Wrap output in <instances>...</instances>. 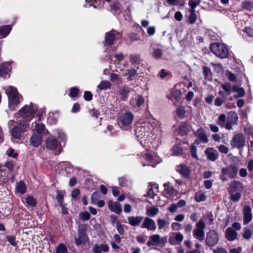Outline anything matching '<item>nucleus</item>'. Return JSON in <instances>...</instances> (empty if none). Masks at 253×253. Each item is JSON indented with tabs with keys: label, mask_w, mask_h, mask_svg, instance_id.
<instances>
[{
	"label": "nucleus",
	"mask_w": 253,
	"mask_h": 253,
	"mask_svg": "<svg viewBox=\"0 0 253 253\" xmlns=\"http://www.w3.org/2000/svg\"><path fill=\"white\" fill-rule=\"evenodd\" d=\"M206 225L202 219H200L196 223V227L193 231L194 237L200 241H202L204 239Z\"/></svg>",
	"instance_id": "423d86ee"
},
{
	"label": "nucleus",
	"mask_w": 253,
	"mask_h": 253,
	"mask_svg": "<svg viewBox=\"0 0 253 253\" xmlns=\"http://www.w3.org/2000/svg\"><path fill=\"white\" fill-rule=\"evenodd\" d=\"M233 91L238 93V96L236 97H243L245 95V91L243 88L239 87L237 85L233 86Z\"/></svg>",
	"instance_id": "de8ad7c7"
},
{
	"label": "nucleus",
	"mask_w": 253,
	"mask_h": 253,
	"mask_svg": "<svg viewBox=\"0 0 253 253\" xmlns=\"http://www.w3.org/2000/svg\"><path fill=\"white\" fill-rule=\"evenodd\" d=\"M111 87V84L108 81H103L97 86V88L100 90H105L110 88Z\"/></svg>",
	"instance_id": "37998d69"
},
{
	"label": "nucleus",
	"mask_w": 253,
	"mask_h": 253,
	"mask_svg": "<svg viewBox=\"0 0 253 253\" xmlns=\"http://www.w3.org/2000/svg\"><path fill=\"white\" fill-rule=\"evenodd\" d=\"M243 8L251 11L253 8V4L249 1H244L242 2Z\"/></svg>",
	"instance_id": "864d4df0"
},
{
	"label": "nucleus",
	"mask_w": 253,
	"mask_h": 253,
	"mask_svg": "<svg viewBox=\"0 0 253 253\" xmlns=\"http://www.w3.org/2000/svg\"><path fill=\"white\" fill-rule=\"evenodd\" d=\"M11 29L12 26L10 25L0 26V35L1 36L2 38L6 37L10 33Z\"/></svg>",
	"instance_id": "c756f323"
},
{
	"label": "nucleus",
	"mask_w": 253,
	"mask_h": 253,
	"mask_svg": "<svg viewBox=\"0 0 253 253\" xmlns=\"http://www.w3.org/2000/svg\"><path fill=\"white\" fill-rule=\"evenodd\" d=\"M6 238L7 241L11 246L13 247H16L17 246L18 241L16 240V237L15 236H7Z\"/></svg>",
	"instance_id": "3c124183"
},
{
	"label": "nucleus",
	"mask_w": 253,
	"mask_h": 253,
	"mask_svg": "<svg viewBox=\"0 0 253 253\" xmlns=\"http://www.w3.org/2000/svg\"><path fill=\"white\" fill-rule=\"evenodd\" d=\"M241 197V195L240 193L237 192L235 194H231L230 199L234 202L238 201Z\"/></svg>",
	"instance_id": "338daca9"
},
{
	"label": "nucleus",
	"mask_w": 253,
	"mask_h": 253,
	"mask_svg": "<svg viewBox=\"0 0 253 253\" xmlns=\"http://www.w3.org/2000/svg\"><path fill=\"white\" fill-rule=\"evenodd\" d=\"M89 6H93L94 8H100L102 5V0H85Z\"/></svg>",
	"instance_id": "72a5a7b5"
},
{
	"label": "nucleus",
	"mask_w": 253,
	"mask_h": 253,
	"mask_svg": "<svg viewBox=\"0 0 253 253\" xmlns=\"http://www.w3.org/2000/svg\"><path fill=\"white\" fill-rule=\"evenodd\" d=\"M219 239V236L217 232L215 230H211L207 234L206 244L209 247H213L217 244Z\"/></svg>",
	"instance_id": "0eeeda50"
},
{
	"label": "nucleus",
	"mask_w": 253,
	"mask_h": 253,
	"mask_svg": "<svg viewBox=\"0 0 253 253\" xmlns=\"http://www.w3.org/2000/svg\"><path fill=\"white\" fill-rule=\"evenodd\" d=\"M134 115L132 112L126 111L120 114L118 117V124L123 130H129L132 127Z\"/></svg>",
	"instance_id": "7ed1b4c3"
},
{
	"label": "nucleus",
	"mask_w": 253,
	"mask_h": 253,
	"mask_svg": "<svg viewBox=\"0 0 253 253\" xmlns=\"http://www.w3.org/2000/svg\"><path fill=\"white\" fill-rule=\"evenodd\" d=\"M2 88L5 90L6 94L8 96L9 108L11 110H14L17 105L20 102L19 100V95L16 88L12 86L3 87Z\"/></svg>",
	"instance_id": "20e7f679"
},
{
	"label": "nucleus",
	"mask_w": 253,
	"mask_h": 253,
	"mask_svg": "<svg viewBox=\"0 0 253 253\" xmlns=\"http://www.w3.org/2000/svg\"><path fill=\"white\" fill-rule=\"evenodd\" d=\"M222 88L225 91L227 95H230L233 91V86L229 82L225 83L221 85Z\"/></svg>",
	"instance_id": "79ce46f5"
},
{
	"label": "nucleus",
	"mask_w": 253,
	"mask_h": 253,
	"mask_svg": "<svg viewBox=\"0 0 253 253\" xmlns=\"http://www.w3.org/2000/svg\"><path fill=\"white\" fill-rule=\"evenodd\" d=\"M183 238L184 237L180 232H174L170 235L169 242L171 245H178L182 242Z\"/></svg>",
	"instance_id": "9b49d317"
},
{
	"label": "nucleus",
	"mask_w": 253,
	"mask_h": 253,
	"mask_svg": "<svg viewBox=\"0 0 253 253\" xmlns=\"http://www.w3.org/2000/svg\"><path fill=\"white\" fill-rule=\"evenodd\" d=\"M153 187L157 189L158 188V185L156 183H149L148 185V191L147 193V196L151 198H154L155 196V193L153 190Z\"/></svg>",
	"instance_id": "58836bf2"
},
{
	"label": "nucleus",
	"mask_w": 253,
	"mask_h": 253,
	"mask_svg": "<svg viewBox=\"0 0 253 253\" xmlns=\"http://www.w3.org/2000/svg\"><path fill=\"white\" fill-rule=\"evenodd\" d=\"M155 125L154 122H148L141 124L136 128L135 135L141 145L146 149L150 147L149 144L153 140L150 134L153 135L156 132V130L154 128Z\"/></svg>",
	"instance_id": "f03ea898"
},
{
	"label": "nucleus",
	"mask_w": 253,
	"mask_h": 253,
	"mask_svg": "<svg viewBox=\"0 0 253 253\" xmlns=\"http://www.w3.org/2000/svg\"><path fill=\"white\" fill-rule=\"evenodd\" d=\"M16 189L17 192L23 194L26 192V186L24 182L22 181H20L16 183Z\"/></svg>",
	"instance_id": "c9c22d12"
},
{
	"label": "nucleus",
	"mask_w": 253,
	"mask_h": 253,
	"mask_svg": "<svg viewBox=\"0 0 253 253\" xmlns=\"http://www.w3.org/2000/svg\"><path fill=\"white\" fill-rule=\"evenodd\" d=\"M169 182L164 184L165 188V192L166 194H169V196L175 195L176 191L174 189L169 185Z\"/></svg>",
	"instance_id": "f704fd0d"
},
{
	"label": "nucleus",
	"mask_w": 253,
	"mask_h": 253,
	"mask_svg": "<svg viewBox=\"0 0 253 253\" xmlns=\"http://www.w3.org/2000/svg\"><path fill=\"white\" fill-rule=\"evenodd\" d=\"M203 73L205 79L210 80L211 78L212 73L210 68L204 66L203 67Z\"/></svg>",
	"instance_id": "8fccbe9b"
},
{
	"label": "nucleus",
	"mask_w": 253,
	"mask_h": 253,
	"mask_svg": "<svg viewBox=\"0 0 253 253\" xmlns=\"http://www.w3.org/2000/svg\"><path fill=\"white\" fill-rule=\"evenodd\" d=\"M208 159L211 161H215L218 158V152L212 148H208L205 151Z\"/></svg>",
	"instance_id": "f3484780"
},
{
	"label": "nucleus",
	"mask_w": 253,
	"mask_h": 253,
	"mask_svg": "<svg viewBox=\"0 0 253 253\" xmlns=\"http://www.w3.org/2000/svg\"><path fill=\"white\" fill-rule=\"evenodd\" d=\"M176 113L180 118H183L186 113L184 107L182 106H178L176 109Z\"/></svg>",
	"instance_id": "603ef678"
},
{
	"label": "nucleus",
	"mask_w": 253,
	"mask_h": 253,
	"mask_svg": "<svg viewBox=\"0 0 253 253\" xmlns=\"http://www.w3.org/2000/svg\"><path fill=\"white\" fill-rule=\"evenodd\" d=\"M109 209L117 214H120L122 211L121 205L118 202L110 201L108 204Z\"/></svg>",
	"instance_id": "4be33fe9"
},
{
	"label": "nucleus",
	"mask_w": 253,
	"mask_h": 253,
	"mask_svg": "<svg viewBox=\"0 0 253 253\" xmlns=\"http://www.w3.org/2000/svg\"><path fill=\"white\" fill-rule=\"evenodd\" d=\"M37 110L36 105L31 103L29 105H26L21 108L16 116L18 125L14 126L11 130V140L17 142L22 138V134L27 131L29 126V122L34 117Z\"/></svg>",
	"instance_id": "f257e3e1"
},
{
	"label": "nucleus",
	"mask_w": 253,
	"mask_h": 253,
	"mask_svg": "<svg viewBox=\"0 0 253 253\" xmlns=\"http://www.w3.org/2000/svg\"><path fill=\"white\" fill-rule=\"evenodd\" d=\"M142 158L144 159L147 163H143V166L148 165L151 166L152 167H155L156 164L154 163L155 162V159L154 158V156L149 153H147L143 155Z\"/></svg>",
	"instance_id": "b1692460"
},
{
	"label": "nucleus",
	"mask_w": 253,
	"mask_h": 253,
	"mask_svg": "<svg viewBox=\"0 0 253 253\" xmlns=\"http://www.w3.org/2000/svg\"><path fill=\"white\" fill-rule=\"evenodd\" d=\"M141 228H146L148 231H154L156 229L155 221L152 218L146 217L141 225Z\"/></svg>",
	"instance_id": "f8f14e48"
},
{
	"label": "nucleus",
	"mask_w": 253,
	"mask_h": 253,
	"mask_svg": "<svg viewBox=\"0 0 253 253\" xmlns=\"http://www.w3.org/2000/svg\"><path fill=\"white\" fill-rule=\"evenodd\" d=\"M11 69V67L9 62L0 64V76L5 78L9 77L8 73Z\"/></svg>",
	"instance_id": "2eb2a0df"
},
{
	"label": "nucleus",
	"mask_w": 253,
	"mask_h": 253,
	"mask_svg": "<svg viewBox=\"0 0 253 253\" xmlns=\"http://www.w3.org/2000/svg\"><path fill=\"white\" fill-rule=\"evenodd\" d=\"M130 92V89L128 87L123 86L119 91V95L120 98L122 100H125L127 98L129 93Z\"/></svg>",
	"instance_id": "7c9ffc66"
},
{
	"label": "nucleus",
	"mask_w": 253,
	"mask_h": 253,
	"mask_svg": "<svg viewBox=\"0 0 253 253\" xmlns=\"http://www.w3.org/2000/svg\"><path fill=\"white\" fill-rule=\"evenodd\" d=\"M221 169L223 173H226L231 179L236 178L238 172V168L235 165H230Z\"/></svg>",
	"instance_id": "9d476101"
},
{
	"label": "nucleus",
	"mask_w": 253,
	"mask_h": 253,
	"mask_svg": "<svg viewBox=\"0 0 253 253\" xmlns=\"http://www.w3.org/2000/svg\"><path fill=\"white\" fill-rule=\"evenodd\" d=\"M79 92V90L77 87H72L70 89V96L71 97H76Z\"/></svg>",
	"instance_id": "052dcab7"
},
{
	"label": "nucleus",
	"mask_w": 253,
	"mask_h": 253,
	"mask_svg": "<svg viewBox=\"0 0 253 253\" xmlns=\"http://www.w3.org/2000/svg\"><path fill=\"white\" fill-rule=\"evenodd\" d=\"M196 135L198 139L201 141V143H206L209 141L206 132L202 128H200L196 131Z\"/></svg>",
	"instance_id": "bb28decb"
},
{
	"label": "nucleus",
	"mask_w": 253,
	"mask_h": 253,
	"mask_svg": "<svg viewBox=\"0 0 253 253\" xmlns=\"http://www.w3.org/2000/svg\"><path fill=\"white\" fill-rule=\"evenodd\" d=\"M109 250V247L106 244H101L100 245L95 244L92 248L93 253H107Z\"/></svg>",
	"instance_id": "6ab92c4d"
},
{
	"label": "nucleus",
	"mask_w": 253,
	"mask_h": 253,
	"mask_svg": "<svg viewBox=\"0 0 253 253\" xmlns=\"http://www.w3.org/2000/svg\"><path fill=\"white\" fill-rule=\"evenodd\" d=\"M253 234L252 231L248 228H245L243 236L246 239H249L251 238Z\"/></svg>",
	"instance_id": "13d9d810"
},
{
	"label": "nucleus",
	"mask_w": 253,
	"mask_h": 253,
	"mask_svg": "<svg viewBox=\"0 0 253 253\" xmlns=\"http://www.w3.org/2000/svg\"><path fill=\"white\" fill-rule=\"evenodd\" d=\"M159 212V209L156 207H151L146 209V214L150 217H154Z\"/></svg>",
	"instance_id": "473e14b6"
},
{
	"label": "nucleus",
	"mask_w": 253,
	"mask_h": 253,
	"mask_svg": "<svg viewBox=\"0 0 253 253\" xmlns=\"http://www.w3.org/2000/svg\"><path fill=\"white\" fill-rule=\"evenodd\" d=\"M172 152L173 155L179 156L182 154L183 150L179 145H175L172 148Z\"/></svg>",
	"instance_id": "09e8293b"
},
{
	"label": "nucleus",
	"mask_w": 253,
	"mask_h": 253,
	"mask_svg": "<svg viewBox=\"0 0 253 253\" xmlns=\"http://www.w3.org/2000/svg\"><path fill=\"white\" fill-rule=\"evenodd\" d=\"M120 34L119 32L112 30L106 34L105 43V44L111 45L113 43L115 39L120 38Z\"/></svg>",
	"instance_id": "ddd939ff"
},
{
	"label": "nucleus",
	"mask_w": 253,
	"mask_h": 253,
	"mask_svg": "<svg viewBox=\"0 0 253 253\" xmlns=\"http://www.w3.org/2000/svg\"><path fill=\"white\" fill-rule=\"evenodd\" d=\"M226 117L225 115H220L217 120L216 123L221 127H223L224 126V124L226 121Z\"/></svg>",
	"instance_id": "4d7b16f0"
},
{
	"label": "nucleus",
	"mask_w": 253,
	"mask_h": 253,
	"mask_svg": "<svg viewBox=\"0 0 253 253\" xmlns=\"http://www.w3.org/2000/svg\"><path fill=\"white\" fill-rule=\"evenodd\" d=\"M25 203L27 207H34L36 206L37 201L33 197L29 196L25 199Z\"/></svg>",
	"instance_id": "a19ab883"
},
{
	"label": "nucleus",
	"mask_w": 253,
	"mask_h": 253,
	"mask_svg": "<svg viewBox=\"0 0 253 253\" xmlns=\"http://www.w3.org/2000/svg\"><path fill=\"white\" fill-rule=\"evenodd\" d=\"M243 224L246 225L248 224L253 218L252 214V209L249 206H246L243 209Z\"/></svg>",
	"instance_id": "4468645a"
},
{
	"label": "nucleus",
	"mask_w": 253,
	"mask_h": 253,
	"mask_svg": "<svg viewBox=\"0 0 253 253\" xmlns=\"http://www.w3.org/2000/svg\"><path fill=\"white\" fill-rule=\"evenodd\" d=\"M144 103V99L142 96L137 95L135 98H132L130 100V105L134 108L141 107Z\"/></svg>",
	"instance_id": "412c9836"
},
{
	"label": "nucleus",
	"mask_w": 253,
	"mask_h": 253,
	"mask_svg": "<svg viewBox=\"0 0 253 253\" xmlns=\"http://www.w3.org/2000/svg\"><path fill=\"white\" fill-rule=\"evenodd\" d=\"M110 80L112 82L117 84H121L122 83V78L117 74H111Z\"/></svg>",
	"instance_id": "c03bdc74"
},
{
	"label": "nucleus",
	"mask_w": 253,
	"mask_h": 253,
	"mask_svg": "<svg viewBox=\"0 0 253 253\" xmlns=\"http://www.w3.org/2000/svg\"><path fill=\"white\" fill-rule=\"evenodd\" d=\"M210 49L214 54L220 58H225L228 56V48L223 43L217 42L212 43L211 45Z\"/></svg>",
	"instance_id": "39448f33"
},
{
	"label": "nucleus",
	"mask_w": 253,
	"mask_h": 253,
	"mask_svg": "<svg viewBox=\"0 0 253 253\" xmlns=\"http://www.w3.org/2000/svg\"><path fill=\"white\" fill-rule=\"evenodd\" d=\"M116 228L118 233L120 235H124L125 231L123 225H122L120 222H117L116 224Z\"/></svg>",
	"instance_id": "e2e57ef3"
},
{
	"label": "nucleus",
	"mask_w": 253,
	"mask_h": 253,
	"mask_svg": "<svg viewBox=\"0 0 253 253\" xmlns=\"http://www.w3.org/2000/svg\"><path fill=\"white\" fill-rule=\"evenodd\" d=\"M45 144L47 148L50 150H54L56 149L59 145V142L53 136H50L47 137L46 140Z\"/></svg>",
	"instance_id": "dca6fc26"
},
{
	"label": "nucleus",
	"mask_w": 253,
	"mask_h": 253,
	"mask_svg": "<svg viewBox=\"0 0 253 253\" xmlns=\"http://www.w3.org/2000/svg\"><path fill=\"white\" fill-rule=\"evenodd\" d=\"M230 115L231 117V120L230 121H228L225 125L226 128L228 130L231 129L232 128V126L237 124L238 118L237 114L235 112L231 113Z\"/></svg>",
	"instance_id": "c85d7f7f"
},
{
	"label": "nucleus",
	"mask_w": 253,
	"mask_h": 253,
	"mask_svg": "<svg viewBox=\"0 0 253 253\" xmlns=\"http://www.w3.org/2000/svg\"><path fill=\"white\" fill-rule=\"evenodd\" d=\"M163 54L162 50L159 48H153V52H152V56L153 57L156 59H160L162 58Z\"/></svg>",
	"instance_id": "ea45409f"
},
{
	"label": "nucleus",
	"mask_w": 253,
	"mask_h": 253,
	"mask_svg": "<svg viewBox=\"0 0 253 253\" xmlns=\"http://www.w3.org/2000/svg\"><path fill=\"white\" fill-rule=\"evenodd\" d=\"M237 237V233L231 227H228L225 231V237L229 241L235 240Z\"/></svg>",
	"instance_id": "a878e982"
},
{
	"label": "nucleus",
	"mask_w": 253,
	"mask_h": 253,
	"mask_svg": "<svg viewBox=\"0 0 253 253\" xmlns=\"http://www.w3.org/2000/svg\"><path fill=\"white\" fill-rule=\"evenodd\" d=\"M56 253H68V249L63 243L59 244L56 247Z\"/></svg>",
	"instance_id": "49530a36"
},
{
	"label": "nucleus",
	"mask_w": 253,
	"mask_h": 253,
	"mask_svg": "<svg viewBox=\"0 0 253 253\" xmlns=\"http://www.w3.org/2000/svg\"><path fill=\"white\" fill-rule=\"evenodd\" d=\"M241 186V183L238 181L234 180L232 181L229 186L228 191L234 192L237 191Z\"/></svg>",
	"instance_id": "2f4dec72"
},
{
	"label": "nucleus",
	"mask_w": 253,
	"mask_h": 253,
	"mask_svg": "<svg viewBox=\"0 0 253 253\" xmlns=\"http://www.w3.org/2000/svg\"><path fill=\"white\" fill-rule=\"evenodd\" d=\"M190 152L192 157L198 160V157L197 155V149L194 144H192L191 145L190 148Z\"/></svg>",
	"instance_id": "bf43d9fd"
},
{
	"label": "nucleus",
	"mask_w": 253,
	"mask_h": 253,
	"mask_svg": "<svg viewBox=\"0 0 253 253\" xmlns=\"http://www.w3.org/2000/svg\"><path fill=\"white\" fill-rule=\"evenodd\" d=\"M218 150L221 153L226 154L228 152V148L225 145L221 144L218 147Z\"/></svg>",
	"instance_id": "69168bd1"
},
{
	"label": "nucleus",
	"mask_w": 253,
	"mask_h": 253,
	"mask_svg": "<svg viewBox=\"0 0 253 253\" xmlns=\"http://www.w3.org/2000/svg\"><path fill=\"white\" fill-rule=\"evenodd\" d=\"M87 240L86 234L80 229L79 230L78 237L75 239V244L77 246L86 243Z\"/></svg>",
	"instance_id": "a211bd4d"
},
{
	"label": "nucleus",
	"mask_w": 253,
	"mask_h": 253,
	"mask_svg": "<svg viewBox=\"0 0 253 253\" xmlns=\"http://www.w3.org/2000/svg\"><path fill=\"white\" fill-rule=\"evenodd\" d=\"M140 56L136 54H130L129 55V59L131 63L135 67L140 64Z\"/></svg>",
	"instance_id": "4c0bfd02"
},
{
	"label": "nucleus",
	"mask_w": 253,
	"mask_h": 253,
	"mask_svg": "<svg viewBox=\"0 0 253 253\" xmlns=\"http://www.w3.org/2000/svg\"><path fill=\"white\" fill-rule=\"evenodd\" d=\"M176 170L177 172L180 173L182 176L185 178L188 177L190 173V171L188 167L183 164L177 166Z\"/></svg>",
	"instance_id": "aec40b11"
},
{
	"label": "nucleus",
	"mask_w": 253,
	"mask_h": 253,
	"mask_svg": "<svg viewBox=\"0 0 253 253\" xmlns=\"http://www.w3.org/2000/svg\"><path fill=\"white\" fill-rule=\"evenodd\" d=\"M166 242V238H162L159 234H154L149 237V240L147 243L148 247L164 244Z\"/></svg>",
	"instance_id": "1a4fd4ad"
},
{
	"label": "nucleus",
	"mask_w": 253,
	"mask_h": 253,
	"mask_svg": "<svg viewBox=\"0 0 253 253\" xmlns=\"http://www.w3.org/2000/svg\"><path fill=\"white\" fill-rule=\"evenodd\" d=\"M31 144L35 147H38L42 142V136L40 134L34 133L30 138Z\"/></svg>",
	"instance_id": "5701e85b"
},
{
	"label": "nucleus",
	"mask_w": 253,
	"mask_h": 253,
	"mask_svg": "<svg viewBox=\"0 0 253 253\" xmlns=\"http://www.w3.org/2000/svg\"><path fill=\"white\" fill-rule=\"evenodd\" d=\"M189 132L188 125L185 123H182L179 127L178 133L180 135H185Z\"/></svg>",
	"instance_id": "e433bc0d"
},
{
	"label": "nucleus",
	"mask_w": 253,
	"mask_h": 253,
	"mask_svg": "<svg viewBox=\"0 0 253 253\" xmlns=\"http://www.w3.org/2000/svg\"><path fill=\"white\" fill-rule=\"evenodd\" d=\"M245 140L244 135L237 134L234 136L230 144L233 148H242L245 145Z\"/></svg>",
	"instance_id": "6e6552de"
},
{
	"label": "nucleus",
	"mask_w": 253,
	"mask_h": 253,
	"mask_svg": "<svg viewBox=\"0 0 253 253\" xmlns=\"http://www.w3.org/2000/svg\"><path fill=\"white\" fill-rule=\"evenodd\" d=\"M34 127L35 130L38 132V134L42 132L45 129L44 125L41 123H36Z\"/></svg>",
	"instance_id": "6e6d98bb"
},
{
	"label": "nucleus",
	"mask_w": 253,
	"mask_h": 253,
	"mask_svg": "<svg viewBox=\"0 0 253 253\" xmlns=\"http://www.w3.org/2000/svg\"><path fill=\"white\" fill-rule=\"evenodd\" d=\"M171 226L173 231H179L181 228V224L177 222L172 223Z\"/></svg>",
	"instance_id": "774afa93"
},
{
	"label": "nucleus",
	"mask_w": 253,
	"mask_h": 253,
	"mask_svg": "<svg viewBox=\"0 0 253 253\" xmlns=\"http://www.w3.org/2000/svg\"><path fill=\"white\" fill-rule=\"evenodd\" d=\"M157 224H158L159 229L162 230L166 226H167L169 225V222L166 220L164 219L159 218L157 220Z\"/></svg>",
	"instance_id": "a18cd8bd"
},
{
	"label": "nucleus",
	"mask_w": 253,
	"mask_h": 253,
	"mask_svg": "<svg viewBox=\"0 0 253 253\" xmlns=\"http://www.w3.org/2000/svg\"><path fill=\"white\" fill-rule=\"evenodd\" d=\"M195 199L198 202L204 201L206 200V196L203 193H197L195 195Z\"/></svg>",
	"instance_id": "5fc2aeb1"
},
{
	"label": "nucleus",
	"mask_w": 253,
	"mask_h": 253,
	"mask_svg": "<svg viewBox=\"0 0 253 253\" xmlns=\"http://www.w3.org/2000/svg\"><path fill=\"white\" fill-rule=\"evenodd\" d=\"M123 76L126 77L127 80L132 81L137 78L138 74L136 70L130 69L127 70L126 73H124Z\"/></svg>",
	"instance_id": "cd10ccee"
},
{
	"label": "nucleus",
	"mask_w": 253,
	"mask_h": 253,
	"mask_svg": "<svg viewBox=\"0 0 253 253\" xmlns=\"http://www.w3.org/2000/svg\"><path fill=\"white\" fill-rule=\"evenodd\" d=\"M121 4L118 2H114L111 5L112 10H113L115 11H117L120 10L121 9Z\"/></svg>",
	"instance_id": "0e129e2a"
},
{
	"label": "nucleus",
	"mask_w": 253,
	"mask_h": 253,
	"mask_svg": "<svg viewBox=\"0 0 253 253\" xmlns=\"http://www.w3.org/2000/svg\"><path fill=\"white\" fill-rule=\"evenodd\" d=\"M200 3V0H190L188 4L191 8H195Z\"/></svg>",
	"instance_id": "680f3d73"
},
{
	"label": "nucleus",
	"mask_w": 253,
	"mask_h": 253,
	"mask_svg": "<svg viewBox=\"0 0 253 253\" xmlns=\"http://www.w3.org/2000/svg\"><path fill=\"white\" fill-rule=\"evenodd\" d=\"M143 217L141 216H129L127 217V223L132 226H138Z\"/></svg>",
	"instance_id": "393cba45"
}]
</instances>
